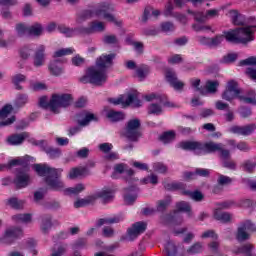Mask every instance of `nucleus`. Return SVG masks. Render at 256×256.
<instances>
[{"mask_svg":"<svg viewBox=\"0 0 256 256\" xmlns=\"http://www.w3.org/2000/svg\"><path fill=\"white\" fill-rule=\"evenodd\" d=\"M188 15H193L194 16V20L197 21V23H205V21H207V17L206 14L203 12H195L191 9L187 10Z\"/></svg>","mask_w":256,"mask_h":256,"instance_id":"obj_36","label":"nucleus"},{"mask_svg":"<svg viewBox=\"0 0 256 256\" xmlns=\"http://www.w3.org/2000/svg\"><path fill=\"white\" fill-rule=\"evenodd\" d=\"M145 231H147V222H136L127 229L126 236L123 237V239H125V241H135V239H137L139 235H143Z\"/></svg>","mask_w":256,"mask_h":256,"instance_id":"obj_10","label":"nucleus"},{"mask_svg":"<svg viewBox=\"0 0 256 256\" xmlns=\"http://www.w3.org/2000/svg\"><path fill=\"white\" fill-rule=\"evenodd\" d=\"M256 131V124H248L245 126H231L229 128V133H233L234 135H242L243 137H249L252 133Z\"/></svg>","mask_w":256,"mask_h":256,"instance_id":"obj_16","label":"nucleus"},{"mask_svg":"<svg viewBox=\"0 0 256 256\" xmlns=\"http://www.w3.org/2000/svg\"><path fill=\"white\" fill-rule=\"evenodd\" d=\"M136 75L139 79H145L149 75V66L141 65L136 69Z\"/></svg>","mask_w":256,"mask_h":256,"instance_id":"obj_46","label":"nucleus"},{"mask_svg":"<svg viewBox=\"0 0 256 256\" xmlns=\"http://www.w3.org/2000/svg\"><path fill=\"white\" fill-rule=\"evenodd\" d=\"M253 249H255V246H253L251 243H247L234 249L233 253H235V255L256 256Z\"/></svg>","mask_w":256,"mask_h":256,"instance_id":"obj_22","label":"nucleus"},{"mask_svg":"<svg viewBox=\"0 0 256 256\" xmlns=\"http://www.w3.org/2000/svg\"><path fill=\"white\" fill-rule=\"evenodd\" d=\"M163 187L166 191H182V195L183 191H187V184L183 182H164Z\"/></svg>","mask_w":256,"mask_h":256,"instance_id":"obj_23","label":"nucleus"},{"mask_svg":"<svg viewBox=\"0 0 256 256\" xmlns=\"http://www.w3.org/2000/svg\"><path fill=\"white\" fill-rule=\"evenodd\" d=\"M12 220L20 223H29L31 221V214L14 215L12 216Z\"/></svg>","mask_w":256,"mask_h":256,"instance_id":"obj_50","label":"nucleus"},{"mask_svg":"<svg viewBox=\"0 0 256 256\" xmlns=\"http://www.w3.org/2000/svg\"><path fill=\"white\" fill-rule=\"evenodd\" d=\"M27 137H29V133L27 132L15 133L8 136L6 141L8 145L12 146L23 145Z\"/></svg>","mask_w":256,"mask_h":256,"instance_id":"obj_18","label":"nucleus"},{"mask_svg":"<svg viewBox=\"0 0 256 256\" xmlns=\"http://www.w3.org/2000/svg\"><path fill=\"white\" fill-rule=\"evenodd\" d=\"M229 15L231 17L233 25H237V26L245 25V16L239 13V10H230Z\"/></svg>","mask_w":256,"mask_h":256,"instance_id":"obj_26","label":"nucleus"},{"mask_svg":"<svg viewBox=\"0 0 256 256\" xmlns=\"http://www.w3.org/2000/svg\"><path fill=\"white\" fill-rule=\"evenodd\" d=\"M225 39V33L223 32V35H216L213 38H210V47H217L223 43V40Z\"/></svg>","mask_w":256,"mask_h":256,"instance_id":"obj_52","label":"nucleus"},{"mask_svg":"<svg viewBox=\"0 0 256 256\" xmlns=\"http://www.w3.org/2000/svg\"><path fill=\"white\" fill-rule=\"evenodd\" d=\"M90 175L89 169L87 167L72 168L69 172V179H77V177H87Z\"/></svg>","mask_w":256,"mask_h":256,"instance_id":"obj_27","label":"nucleus"},{"mask_svg":"<svg viewBox=\"0 0 256 256\" xmlns=\"http://www.w3.org/2000/svg\"><path fill=\"white\" fill-rule=\"evenodd\" d=\"M176 209L177 210H174L173 213L166 215V221H168V223H175V221L177 220V215L179 213H187L188 217H191V215H193V212H191V205L189 204V202H177Z\"/></svg>","mask_w":256,"mask_h":256,"instance_id":"obj_11","label":"nucleus"},{"mask_svg":"<svg viewBox=\"0 0 256 256\" xmlns=\"http://www.w3.org/2000/svg\"><path fill=\"white\" fill-rule=\"evenodd\" d=\"M16 32L19 37H23L25 33H29V27H26L24 23H19L16 25Z\"/></svg>","mask_w":256,"mask_h":256,"instance_id":"obj_59","label":"nucleus"},{"mask_svg":"<svg viewBox=\"0 0 256 256\" xmlns=\"http://www.w3.org/2000/svg\"><path fill=\"white\" fill-rule=\"evenodd\" d=\"M109 11H113V4H111V2H101L94 10L84 9L78 12L76 14V23L81 25L82 23H85V21H88V19H92L95 15V17H103L109 23H114L116 27H121L123 22L121 20H117V18H115L113 14L109 13Z\"/></svg>","mask_w":256,"mask_h":256,"instance_id":"obj_2","label":"nucleus"},{"mask_svg":"<svg viewBox=\"0 0 256 256\" xmlns=\"http://www.w3.org/2000/svg\"><path fill=\"white\" fill-rule=\"evenodd\" d=\"M124 217L122 214H116L114 216L108 217L107 222L108 225H115L117 223H121V221H124Z\"/></svg>","mask_w":256,"mask_h":256,"instance_id":"obj_55","label":"nucleus"},{"mask_svg":"<svg viewBox=\"0 0 256 256\" xmlns=\"http://www.w3.org/2000/svg\"><path fill=\"white\" fill-rule=\"evenodd\" d=\"M90 27L92 30V33H101L105 31V24L103 22H98V21H92L90 23Z\"/></svg>","mask_w":256,"mask_h":256,"instance_id":"obj_44","label":"nucleus"},{"mask_svg":"<svg viewBox=\"0 0 256 256\" xmlns=\"http://www.w3.org/2000/svg\"><path fill=\"white\" fill-rule=\"evenodd\" d=\"M11 111H13V106L11 104H6L0 110V127H7L9 125H13L15 123V116L9 117Z\"/></svg>","mask_w":256,"mask_h":256,"instance_id":"obj_15","label":"nucleus"},{"mask_svg":"<svg viewBox=\"0 0 256 256\" xmlns=\"http://www.w3.org/2000/svg\"><path fill=\"white\" fill-rule=\"evenodd\" d=\"M153 170L156 173L165 174L167 173L168 168L165 164H163V162H156L153 164Z\"/></svg>","mask_w":256,"mask_h":256,"instance_id":"obj_54","label":"nucleus"},{"mask_svg":"<svg viewBox=\"0 0 256 256\" xmlns=\"http://www.w3.org/2000/svg\"><path fill=\"white\" fill-rule=\"evenodd\" d=\"M126 191H128V194L124 195V201L127 205H133L137 201V187L130 186L126 188Z\"/></svg>","mask_w":256,"mask_h":256,"instance_id":"obj_25","label":"nucleus"},{"mask_svg":"<svg viewBox=\"0 0 256 256\" xmlns=\"http://www.w3.org/2000/svg\"><path fill=\"white\" fill-rule=\"evenodd\" d=\"M52 219L53 217L51 216V214H44L42 216V222L40 225L42 233H49L51 227H53Z\"/></svg>","mask_w":256,"mask_h":256,"instance_id":"obj_28","label":"nucleus"},{"mask_svg":"<svg viewBox=\"0 0 256 256\" xmlns=\"http://www.w3.org/2000/svg\"><path fill=\"white\" fill-rule=\"evenodd\" d=\"M218 185H231V183H233V179H231V177L229 176H225L223 174H220L218 176V180H217Z\"/></svg>","mask_w":256,"mask_h":256,"instance_id":"obj_58","label":"nucleus"},{"mask_svg":"<svg viewBox=\"0 0 256 256\" xmlns=\"http://www.w3.org/2000/svg\"><path fill=\"white\" fill-rule=\"evenodd\" d=\"M34 67L45 65V45H39L34 53Z\"/></svg>","mask_w":256,"mask_h":256,"instance_id":"obj_19","label":"nucleus"},{"mask_svg":"<svg viewBox=\"0 0 256 256\" xmlns=\"http://www.w3.org/2000/svg\"><path fill=\"white\" fill-rule=\"evenodd\" d=\"M241 167L243 171H245L246 173H253V171L255 170L256 164L251 160H246L242 163Z\"/></svg>","mask_w":256,"mask_h":256,"instance_id":"obj_51","label":"nucleus"},{"mask_svg":"<svg viewBox=\"0 0 256 256\" xmlns=\"http://www.w3.org/2000/svg\"><path fill=\"white\" fill-rule=\"evenodd\" d=\"M214 219L221 221V223H229L231 221V214L229 212H223L221 209H216L214 211Z\"/></svg>","mask_w":256,"mask_h":256,"instance_id":"obj_29","label":"nucleus"},{"mask_svg":"<svg viewBox=\"0 0 256 256\" xmlns=\"http://www.w3.org/2000/svg\"><path fill=\"white\" fill-rule=\"evenodd\" d=\"M21 237H23V229L13 226L5 230L1 241L5 245H12V243H15V241L21 239Z\"/></svg>","mask_w":256,"mask_h":256,"instance_id":"obj_12","label":"nucleus"},{"mask_svg":"<svg viewBox=\"0 0 256 256\" xmlns=\"http://www.w3.org/2000/svg\"><path fill=\"white\" fill-rule=\"evenodd\" d=\"M256 26L250 25L224 31V37L228 43L234 45H247L255 41Z\"/></svg>","mask_w":256,"mask_h":256,"instance_id":"obj_5","label":"nucleus"},{"mask_svg":"<svg viewBox=\"0 0 256 256\" xmlns=\"http://www.w3.org/2000/svg\"><path fill=\"white\" fill-rule=\"evenodd\" d=\"M237 53H229L222 58V63H235L237 61Z\"/></svg>","mask_w":256,"mask_h":256,"instance_id":"obj_60","label":"nucleus"},{"mask_svg":"<svg viewBox=\"0 0 256 256\" xmlns=\"http://www.w3.org/2000/svg\"><path fill=\"white\" fill-rule=\"evenodd\" d=\"M161 29L164 33L175 31V24H173L172 22H163L161 24Z\"/></svg>","mask_w":256,"mask_h":256,"instance_id":"obj_61","label":"nucleus"},{"mask_svg":"<svg viewBox=\"0 0 256 256\" xmlns=\"http://www.w3.org/2000/svg\"><path fill=\"white\" fill-rule=\"evenodd\" d=\"M144 99L146 101H153V99H156V101H158L160 105H164V107H173V103L169 101H165V96L161 94H155V93L147 94L144 96Z\"/></svg>","mask_w":256,"mask_h":256,"instance_id":"obj_24","label":"nucleus"},{"mask_svg":"<svg viewBox=\"0 0 256 256\" xmlns=\"http://www.w3.org/2000/svg\"><path fill=\"white\" fill-rule=\"evenodd\" d=\"M65 251L64 246H59L57 249L52 248V254L50 256H63L65 255Z\"/></svg>","mask_w":256,"mask_h":256,"instance_id":"obj_64","label":"nucleus"},{"mask_svg":"<svg viewBox=\"0 0 256 256\" xmlns=\"http://www.w3.org/2000/svg\"><path fill=\"white\" fill-rule=\"evenodd\" d=\"M248 96L241 95V89H239V84L235 80H230L227 84L226 89L222 93V99L224 101H233V99H239L243 103L249 105H256L255 91L251 90L247 93Z\"/></svg>","mask_w":256,"mask_h":256,"instance_id":"obj_6","label":"nucleus"},{"mask_svg":"<svg viewBox=\"0 0 256 256\" xmlns=\"http://www.w3.org/2000/svg\"><path fill=\"white\" fill-rule=\"evenodd\" d=\"M13 184L16 189H25L31 185V176L23 170H18L13 179Z\"/></svg>","mask_w":256,"mask_h":256,"instance_id":"obj_14","label":"nucleus"},{"mask_svg":"<svg viewBox=\"0 0 256 256\" xmlns=\"http://www.w3.org/2000/svg\"><path fill=\"white\" fill-rule=\"evenodd\" d=\"M82 191H85V186L83 184H77L75 187L65 189L66 195H79Z\"/></svg>","mask_w":256,"mask_h":256,"instance_id":"obj_41","label":"nucleus"},{"mask_svg":"<svg viewBox=\"0 0 256 256\" xmlns=\"http://www.w3.org/2000/svg\"><path fill=\"white\" fill-rule=\"evenodd\" d=\"M202 251H203V244H201L200 242H196L189 247V249L187 250V253H189V255H197V253H202Z\"/></svg>","mask_w":256,"mask_h":256,"instance_id":"obj_45","label":"nucleus"},{"mask_svg":"<svg viewBox=\"0 0 256 256\" xmlns=\"http://www.w3.org/2000/svg\"><path fill=\"white\" fill-rule=\"evenodd\" d=\"M50 73L52 75H55L58 77V75H61L63 73V69L59 66H57V61L51 62L48 67Z\"/></svg>","mask_w":256,"mask_h":256,"instance_id":"obj_49","label":"nucleus"},{"mask_svg":"<svg viewBox=\"0 0 256 256\" xmlns=\"http://www.w3.org/2000/svg\"><path fill=\"white\" fill-rule=\"evenodd\" d=\"M44 152L48 157H50V159H59V157H61V149L53 146L44 147Z\"/></svg>","mask_w":256,"mask_h":256,"instance_id":"obj_31","label":"nucleus"},{"mask_svg":"<svg viewBox=\"0 0 256 256\" xmlns=\"http://www.w3.org/2000/svg\"><path fill=\"white\" fill-rule=\"evenodd\" d=\"M26 79H27V77H25V75H23V74H16L12 78V83H14L17 91H21V89H23V86H21V84H19V83L25 82Z\"/></svg>","mask_w":256,"mask_h":256,"instance_id":"obj_39","label":"nucleus"},{"mask_svg":"<svg viewBox=\"0 0 256 256\" xmlns=\"http://www.w3.org/2000/svg\"><path fill=\"white\" fill-rule=\"evenodd\" d=\"M73 103V96L71 94H53L50 99V107L53 113L61 107H69Z\"/></svg>","mask_w":256,"mask_h":256,"instance_id":"obj_9","label":"nucleus"},{"mask_svg":"<svg viewBox=\"0 0 256 256\" xmlns=\"http://www.w3.org/2000/svg\"><path fill=\"white\" fill-rule=\"evenodd\" d=\"M29 101L27 94H19L16 98V107H23Z\"/></svg>","mask_w":256,"mask_h":256,"instance_id":"obj_53","label":"nucleus"},{"mask_svg":"<svg viewBox=\"0 0 256 256\" xmlns=\"http://www.w3.org/2000/svg\"><path fill=\"white\" fill-rule=\"evenodd\" d=\"M106 119L110 121V123H121V121H125L127 115L123 111H117L114 109L106 110Z\"/></svg>","mask_w":256,"mask_h":256,"instance_id":"obj_17","label":"nucleus"},{"mask_svg":"<svg viewBox=\"0 0 256 256\" xmlns=\"http://www.w3.org/2000/svg\"><path fill=\"white\" fill-rule=\"evenodd\" d=\"M158 101V100H157ZM163 104L159 103H152L148 107L149 115H161L163 113Z\"/></svg>","mask_w":256,"mask_h":256,"instance_id":"obj_34","label":"nucleus"},{"mask_svg":"<svg viewBox=\"0 0 256 256\" xmlns=\"http://www.w3.org/2000/svg\"><path fill=\"white\" fill-rule=\"evenodd\" d=\"M32 52L33 47H31V45L23 46L19 51L21 59H29Z\"/></svg>","mask_w":256,"mask_h":256,"instance_id":"obj_48","label":"nucleus"},{"mask_svg":"<svg viewBox=\"0 0 256 256\" xmlns=\"http://www.w3.org/2000/svg\"><path fill=\"white\" fill-rule=\"evenodd\" d=\"M205 89L207 93L214 95V93H217V89H219V81L217 80L206 81Z\"/></svg>","mask_w":256,"mask_h":256,"instance_id":"obj_33","label":"nucleus"},{"mask_svg":"<svg viewBox=\"0 0 256 256\" xmlns=\"http://www.w3.org/2000/svg\"><path fill=\"white\" fill-rule=\"evenodd\" d=\"M103 43H105L106 45H117V43H119V40L115 35H105L103 37Z\"/></svg>","mask_w":256,"mask_h":256,"instance_id":"obj_56","label":"nucleus"},{"mask_svg":"<svg viewBox=\"0 0 256 256\" xmlns=\"http://www.w3.org/2000/svg\"><path fill=\"white\" fill-rule=\"evenodd\" d=\"M91 203H95V197L93 195L88 196L85 199H78L74 202L75 209H81V207H87V205H91Z\"/></svg>","mask_w":256,"mask_h":256,"instance_id":"obj_30","label":"nucleus"},{"mask_svg":"<svg viewBox=\"0 0 256 256\" xmlns=\"http://www.w3.org/2000/svg\"><path fill=\"white\" fill-rule=\"evenodd\" d=\"M183 195L186 197H190V199H193V201L199 202L203 201V193L201 191L196 190L194 192H191L190 190L183 191Z\"/></svg>","mask_w":256,"mask_h":256,"instance_id":"obj_35","label":"nucleus"},{"mask_svg":"<svg viewBox=\"0 0 256 256\" xmlns=\"http://www.w3.org/2000/svg\"><path fill=\"white\" fill-rule=\"evenodd\" d=\"M183 151H203V153H216L219 152L220 158L227 161L231 157V152L228 149L223 148L222 143H215L213 141L201 142V141H182L178 144Z\"/></svg>","mask_w":256,"mask_h":256,"instance_id":"obj_3","label":"nucleus"},{"mask_svg":"<svg viewBox=\"0 0 256 256\" xmlns=\"http://www.w3.org/2000/svg\"><path fill=\"white\" fill-rule=\"evenodd\" d=\"M115 59V54H102L96 60V67H88L85 71V75L80 77V83L85 85L89 83L90 85H95L96 87H101L107 83V69L113 65V60Z\"/></svg>","mask_w":256,"mask_h":256,"instance_id":"obj_1","label":"nucleus"},{"mask_svg":"<svg viewBox=\"0 0 256 256\" xmlns=\"http://www.w3.org/2000/svg\"><path fill=\"white\" fill-rule=\"evenodd\" d=\"M43 33V25L41 23H35L34 25L28 27V35H33L34 37H40Z\"/></svg>","mask_w":256,"mask_h":256,"instance_id":"obj_32","label":"nucleus"},{"mask_svg":"<svg viewBox=\"0 0 256 256\" xmlns=\"http://www.w3.org/2000/svg\"><path fill=\"white\" fill-rule=\"evenodd\" d=\"M33 169L39 177H45V183L50 189L61 191L65 187L63 181L59 179L63 169L51 168L47 164H34Z\"/></svg>","mask_w":256,"mask_h":256,"instance_id":"obj_4","label":"nucleus"},{"mask_svg":"<svg viewBox=\"0 0 256 256\" xmlns=\"http://www.w3.org/2000/svg\"><path fill=\"white\" fill-rule=\"evenodd\" d=\"M31 161H33V157L26 155L22 158H16V159H12L8 162V167H17V166H21V167H29V163H31Z\"/></svg>","mask_w":256,"mask_h":256,"instance_id":"obj_21","label":"nucleus"},{"mask_svg":"<svg viewBox=\"0 0 256 256\" xmlns=\"http://www.w3.org/2000/svg\"><path fill=\"white\" fill-rule=\"evenodd\" d=\"M165 79L167 83H169L170 87H172L175 91H183L185 83L179 80V78L177 77V72H175V70L171 68L166 69Z\"/></svg>","mask_w":256,"mask_h":256,"instance_id":"obj_13","label":"nucleus"},{"mask_svg":"<svg viewBox=\"0 0 256 256\" xmlns=\"http://www.w3.org/2000/svg\"><path fill=\"white\" fill-rule=\"evenodd\" d=\"M92 197H95L96 199H102L104 203H110V201H113L114 192L111 188H104L101 191L97 192L95 195H92Z\"/></svg>","mask_w":256,"mask_h":256,"instance_id":"obj_20","label":"nucleus"},{"mask_svg":"<svg viewBox=\"0 0 256 256\" xmlns=\"http://www.w3.org/2000/svg\"><path fill=\"white\" fill-rule=\"evenodd\" d=\"M240 65L243 66H249V65H256V57L250 56L244 60L240 61Z\"/></svg>","mask_w":256,"mask_h":256,"instance_id":"obj_62","label":"nucleus"},{"mask_svg":"<svg viewBox=\"0 0 256 256\" xmlns=\"http://www.w3.org/2000/svg\"><path fill=\"white\" fill-rule=\"evenodd\" d=\"M75 53V50L73 48H62L60 50H57L54 52L53 57L54 59H57V57H65V55H73Z\"/></svg>","mask_w":256,"mask_h":256,"instance_id":"obj_42","label":"nucleus"},{"mask_svg":"<svg viewBox=\"0 0 256 256\" xmlns=\"http://www.w3.org/2000/svg\"><path fill=\"white\" fill-rule=\"evenodd\" d=\"M169 205H171V201L170 200H159L157 202L156 205V209L158 211V213H165V211H167V207H169Z\"/></svg>","mask_w":256,"mask_h":256,"instance_id":"obj_47","label":"nucleus"},{"mask_svg":"<svg viewBox=\"0 0 256 256\" xmlns=\"http://www.w3.org/2000/svg\"><path fill=\"white\" fill-rule=\"evenodd\" d=\"M76 121L78 126L69 128L68 130L69 137H73L74 135L81 133V131H83V127H87V125H89L91 121H94L95 123H97V121H99V118L95 114L87 110H83L76 114Z\"/></svg>","mask_w":256,"mask_h":256,"instance_id":"obj_7","label":"nucleus"},{"mask_svg":"<svg viewBox=\"0 0 256 256\" xmlns=\"http://www.w3.org/2000/svg\"><path fill=\"white\" fill-rule=\"evenodd\" d=\"M205 15H206V21L209 19H215V17H219V9L207 10Z\"/></svg>","mask_w":256,"mask_h":256,"instance_id":"obj_63","label":"nucleus"},{"mask_svg":"<svg viewBox=\"0 0 256 256\" xmlns=\"http://www.w3.org/2000/svg\"><path fill=\"white\" fill-rule=\"evenodd\" d=\"M175 9V6H173V2L169 1L164 10V15L166 17H175V12L173 10Z\"/></svg>","mask_w":256,"mask_h":256,"instance_id":"obj_57","label":"nucleus"},{"mask_svg":"<svg viewBox=\"0 0 256 256\" xmlns=\"http://www.w3.org/2000/svg\"><path fill=\"white\" fill-rule=\"evenodd\" d=\"M125 137L132 143H137L143 133L141 132V120L139 118L130 119L125 125Z\"/></svg>","mask_w":256,"mask_h":256,"instance_id":"obj_8","label":"nucleus"},{"mask_svg":"<svg viewBox=\"0 0 256 256\" xmlns=\"http://www.w3.org/2000/svg\"><path fill=\"white\" fill-rule=\"evenodd\" d=\"M135 104L136 107H141V100L137 99V96L135 94H129L125 101H123V105L125 107H129V105Z\"/></svg>","mask_w":256,"mask_h":256,"instance_id":"obj_37","label":"nucleus"},{"mask_svg":"<svg viewBox=\"0 0 256 256\" xmlns=\"http://www.w3.org/2000/svg\"><path fill=\"white\" fill-rule=\"evenodd\" d=\"M175 131L171 130V131H167L164 132L160 137V141H162V143H171L172 141H175Z\"/></svg>","mask_w":256,"mask_h":256,"instance_id":"obj_38","label":"nucleus"},{"mask_svg":"<svg viewBox=\"0 0 256 256\" xmlns=\"http://www.w3.org/2000/svg\"><path fill=\"white\" fill-rule=\"evenodd\" d=\"M57 29L59 33H63V35H66V37H73V35H75V28H70L63 24L58 25Z\"/></svg>","mask_w":256,"mask_h":256,"instance_id":"obj_43","label":"nucleus"},{"mask_svg":"<svg viewBox=\"0 0 256 256\" xmlns=\"http://www.w3.org/2000/svg\"><path fill=\"white\" fill-rule=\"evenodd\" d=\"M236 239L239 243L249 239V233H247V230L242 225L237 230Z\"/></svg>","mask_w":256,"mask_h":256,"instance_id":"obj_40","label":"nucleus"}]
</instances>
